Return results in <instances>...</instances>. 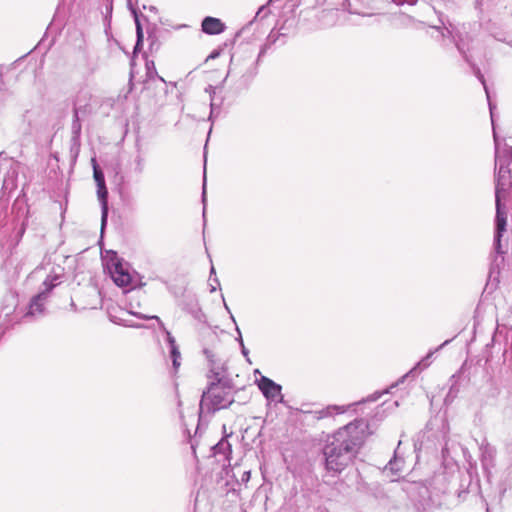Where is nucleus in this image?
Wrapping results in <instances>:
<instances>
[{
	"label": "nucleus",
	"instance_id": "nucleus-1",
	"mask_svg": "<svg viewBox=\"0 0 512 512\" xmlns=\"http://www.w3.org/2000/svg\"><path fill=\"white\" fill-rule=\"evenodd\" d=\"M363 441V421H355L340 428L324 447L327 470L341 472L352 462Z\"/></svg>",
	"mask_w": 512,
	"mask_h": 512
},
{
	"label": "nucleus",
	"instance_id": "nucleus-2",
	"mask_svg": "<svg viewBox=\"0 0 512 512\" xmlns=\"http://www.w3.org/2000/svg\"><path fill=\"white\" fill-rule=\"evenodd\" d=\"M204 353L211 363L209 386L203 392L200 406H206L209 410H219L228 407L234 399L231 394V387L225 379V370L220 360L210 350H204Z\"/></svg>",
	"mask_w": 512,
	"mask_h": 512
},
{
	"label": "nucleus",
	"instance_id": "nucleus-3",
	"mask_svg": "<svg viewBox=\"0 0 512 512\" xmlns=\"http://www.w3.org/2000/svg\"><path fill=\"white\" fill-rule=\"evenodd\" d=\"M496 162L499 164V170L497 175V184L495 192L496 201V232H495V249L500 253L501 248V237L503 232L506 231L507 214L504 207L501 204L500 198L502 191L510 183L512 179V167L510 163H507L506 159L498 153L496 148Z\"/></svg>",
	"mask_w": 512,
	"mask_h": 512
},
{
	"label": "nucleus",
	"instance_id": "nucleus-4",
	"mask_svg": "<svg viewBox=\"0 0 512 512\" xmlns=\"http://www.w3.org/2000/svg\"><path fill=\"white\" fill-rule=\"evenodd\" d=\"M93 162V174L94 179L97 184V195L101 203V224L102 228L105 226L108 216V202H107V196L108 191L105 186V179L102 171L98 168L95 159L92 160Z\"/></svg>",
	"mask_w": 512,
	"mask_h": 512
},
{
	"label": "nucleus",
	"instance_id": "nucleus-5",
	"mask_svg": "<svg viewBox=\"0 0 512 512\" xmlns=\"http://www.w3.org/2000/svg\"><path fill=\"white\" fill-rule=\"evenodd\" d=\"M56 284L53 283V280H50L47 278L43 282L44 289L37 294L30 302L29 310L26 314V316H38L43 313L44 310V302L47 298V293L55 286Z\"/></svg>",
	"mask_w": 512,
	"mask_h": 512
},
{
	"label": "nucleus",
	"instance_id": "nucleus-6",
	"mask_svg": "<svg viewBox=\"0 0 512 512\" xmlns=\"http://www.w3.org/2000/svg\"><path fill=\"white\" fill-rule=\"evenodd\" d=\"M109 271L114 283L120 287H126L131 283L132 277L128 269L119 261H112Z\"/></svg>",
	"mask_w": 512,
	"mask_h": 512
},
{
	"label": "nucleus",
	"instance_id": "nucleus-7",
	"mask_svg": "<svg viewBox=\"0 0 512 512\" xmlns=\"http://www.w3.org/2000/svg\"><path fill=\"white\" fill-rule=\"evenodd\" d=\"M92 98L91 92L87 88L80 89L74 99V124L78 122L79 115L88 112L90 101Z\"/></svg>",
	"mask_w": 512,
	"mask_h": 512
},
{
	"label": "nucleus",
	"instance_id": "nucleus-8",
	"mask_svg": "<svg viewBox=\"0 0 512 512\" xmlns=\"http://www.w3.org/2000/svg\"><path fill=\"white\" fill-rule=\"evenodd\" d=\"M258 387L268 400L277 401L282 398L281 386L265 376L258 381Z\"/></svg>",
	"mask_w": 512,
	"mask_h": 512
},
{
	"label": "nucleus",
	"instance_id": "nucleus-9",
	"mask_svg": "<svg viewBox=\"0 0 512 512\" xmlns=\"http://www.w3.org/2000/svg\"><path fill=\"white\" fill-rule=\"evenodd\" d=\"M225 25L218 18L206 17L202 21V30L209 35H217L224 31Z\"/></svg>",
	"mask_w": 512,
	"mask_h": 512
},
{
	"label": "nucleus",
	"instance_id": "nucleus-10",
	"mask_svg": "<svg viewBox=\"0 0 512 512\" xmlns=\"http://www.w3.org/2000/svg\"><path fill=\"white\" fill-rule=\"evenodd\" d=\"M214 454H231V445L226 439L219 441L213 448Z\"/></svg>",
	"mask_w": 512,
	"mask_h": 512
},
{
	"label": "nucleus",
	"instance_id": "nucleus-11",
	"mask_svg": "<svg viewBox=\"0 0 512 512\" xmlns=\"http://www.w3.org/2000/svg\"><path fill=\"white\" fill-rule=\"evenodd\" d=\"M143 318L145 319H156L157 321H159L160 323V327L163 329V331L165 332L166 336H167V341L170 345V348H172L173 346H176V341H175V338L171 335V333L164 327V324L160 321V319L157 317V316H151V317H146V316H143Z\"/></svg>",
	"mask_w": 512,
	"mask_h": 512
},
{
	"label": "nucleus",
	"instance_id": "nucleus-12",
	"mask_svg": "<svg viewBox=\"0 0 512 512\" xmlns=\"http://www.w3.org/2000/svg\"><path fill=\"white\" fill-rule=\"evenodd\" d=\"M135 22H136V31H137V43H136L135 48H138V46L140 45V42L143 39V32H142V28H141V25L139 23V20H138V17L136 14H135Z\"/></svg>",
	"mask_w": 512,
	"mask_h": 512
},
{
	"label": "nucleus",
	"instance_id": "nucleus-13",
	"mask_svg": "<svg viewBox=\"0 0 512 512\" xmlns=\"http://www.w3.org/2000/svg\"><path fill=\"white\" fill-rule=\"evenodd\" d=\"M475 74H476L477 78L481 81V83L483 84L485 92H486V95H487V98L489 99V92H488L487 87L485 85L484 76L481 74L479 69H476Z\"/></svg>",
	"mask_w": 512,
	"mask_h": 512
},
{
	"label": "nucleus",
	"instance_id": "nucleus-14",
	"mask_svg": "<svg viewBox=\"0 0 512 512\" xmlns=\"http://www.w3.org/2000/svg\"><path fill=\"white\" fill-rule=\"evenodd\" d=\"M336 411L337 413H344L345 412V408L344 407H340V406H331V407H328L327 408V413L325 415H330L332 412L331 411Z\"/></svg>",
	"mask_w": 512,
	"mask_h": 512
},
{
	"label": "nucleus",
	"instance_id": "nucleus-15",
	"mask_svg": "<svg viewBox=\"0 0 512 512\" xmlns=\"http://www.w3.org/2000/svg\"><path fill=\"white\" fill-rule=\"evenodd\" d=\"M170 354L172 359H180L181 357L177 346H173L172 348H170Z\"/></svg>",
	"mask_w": 512,
	"mask_h": 512
},
{
	"label": "nucleus",
	"instance_id": "nucleus-16",
	"mask_svg": "<svg viewBox=\"0 0 512 512\" xmlns=\"http://www.w3.org/2000/svg\"><path fill=\"white\" fill-rule=\"evenodd\" d=\"M219 280L217 277L210 279V291L214 292L216 291V286H219Z\"/></svg>",
	"mask_w": 512,
	"mask_h": 512
},
{
	"label": "nucleus",
	"instance_id": "nucleus-17",
	"mask_svg": "<svg viewBox=\"0 0 512 512\" xmlns=\"http://www.w3.org/2000/svg\"><path fill=\"white\" fill-rule=\"evenodd\" d=\"M389 466L392 471H400L401 470V468L399 467L398 460L396 458L394 461L389 462Z\"/></svg>",
	"mask_w": 512,
	"mask_h": 512
},
{
	"label": "nucleus",
	"instance_id": "nucleus-18",
	"mask_svg": "<svg viewBox=\"0 0 512 512\" xmlns=\"http://www.w3.org/2000/svg\"><path fill=\"white\" fill-rule=\"evenodd\" d=\"M502 157L505 158L507 163H510V166L512 167V148L507 149L505 156Z\"/></svg>",
	"mask_w": 512,
	"mask_h": 512
},
{
	"label": "nucleus",
	"instance_id": "nucleus-19",
	"mask_svg": "<svg viewBox=\"0 0 512 512\" xmlns=\"http://www.w3.org/2000/svg\"><path fill=\"white\" fill-rule=\"evenodd\" d=\"M202 201H203V204L205 205V203H206V178L205 177H204V183H203ZM205 210H206V208L204 207L203 208V216L204 217H205Z\"/></svg>",
	"mask_w": 512,
	"mask_h": 512
},
{
	"label": "nucleus",
	"instance_id": "nucleus-20",
	"mask_svg": "<svg viewBox=\"0 0 512 512\" xmlns=\"http://www.w3.org/2000/svg\"><path fill=\"white\" fill-rule=\"evenodd\" d=\"M433 353H434V352H430L429 354H427V356H426L423 360H421V361L417 364V366H423V368L428 367L429 363H427L426 361H427V359H429V358L432 356V354H433Z\"/></svg>",
	"mask_w": 512,
	"mask_h": 512
},
{
	"label": "nucleus",
	"instance_id": "nucleus-21",
	"mask_svg": "<svg viewBox=\"0 0 512 512\" xmlns=\"http://www.w3.org/2000/svg\"><path fill=\"white\" fill-rule=\"evenodd\" d=\"M136 162H137V165H138V167H139V171H142V169H143V166H142L143 159H142V158H140V157H138V158L136 159Z\"/></svg>",
	"mask_w": 512,
	"mask_h": 512
},
{
	"label": "nucleus",
	"instance_id": "nucleus-22",
	"mask_svg": "<svg viewBox=\"0 0 512 512\" xmlns=\"http://www.w3.org/2000/svg\"><path fill=\"white\" fill-rule=\"evenodd\" d=\"M180 359H172V362H173V367L174 369H178V367L180 366V362H179Z\"/></svg>",
	"mask_w": 512,
	"mask_h": 512
},
{
	"label": "nucleus",
	"instance_id": "nucleus-23",
	"mask_svg": "<svg viewBox=\"0 0 512 512\" xmlns=\"http://www.w3.org/2000/svg\"><path fill=\"white\" fill-rule=\"evenodd\" d=\"M249 479H250V471L244 472L242 480L248 481Z\"/></svg>",
	"mask_w": 512,
	"mask_h": 512
},
{
	"label": "nucleus",
	"instance_id": "nucleus-24",
	"mask_svg": "<svg viewBox=\"0 0 512 512\" xmlns=\"http://www.w3.org/2000/svg\"><path fill=\"white\" fill-rule=\"evenodd\" d=\"M418 0H405V4H408V5H415L417 3Z\"/></svg>",
	"mask_w": 512,
	"mask_h": 512
},
{
	"label": "nucleus",
	"instance_id": "nucleus-25",
	"mask_svg": "<svg viewBox=\"0 0 512 512\" xmlns=\"http://www.w3.org/2000/svg\"><path fill=\"white\" fill-rule=\"evenodd\" d=\"M393 2H394L396 5H404V4H405V0H393Z\"/></svg>",
	"mask_w": 512,
	"mask_h": 512
},
{
	"label": "nucleus",
	"instance_id": "nucleus-26",
	"mask_svg": "<svg viewBox=\"0 0 512 512\" xmlns=\"http://www.w3.org/2000/svg\"><path fill=\"white\" fill-rule=\"evenodd\" d=\"M489 107H490L491 119L493 120V107H492L491 102H489Z\"/></svg>",
	"mask_w": 512,
	"mask_h": 512
},
{
	"label": "nucleus",
	"instance_id": "nucleus-27",
	"mask_svg": "<svg viewBox=\"0 0 512 512\" xmlns=\"http://www.w3.org/2000/svg\"><path fill=\"white\" fill-rule=\"evenodd\" d=\"M448 342H449V340L444 341V343H443L442 345H440V346L436 349V351H438L439 349H441V348H442L444 345H446Z\"/></svg>",
	"mask_w": 512,
	"mask_h": 512
},
{
	"label": "nucleus",
	"instance_id": "nucleus-28",
	"mask_svg": "<svg viewBox=\"0 0 512 512\" xmlns=\"http://www.w3.org/2000/svg\"><path fill=\"white\" fill-rule=\"evenodd\" d=\"M210 274H215V268L213 266L211 267Z\"/></svg>",
	"mask_w": 512,
	"mask_h": 512
},
{
	"label": "nucleus",
	"instance_id": "nucleus-29",
	"mask_svg": "<svg viewBox=\"0 0 512 512\" xmlns=\"http://www.w3.org/2000/svg\"><path fill=\"white\" fill-rule=\"evenodd\" d=\"M243 354H247V350H245V348L243 347Z\"/></svg>",
	"mask_w": 512,
	"mask_h": 512
},
{
	"label": "nucleus",
	"instance_id": "nucleus-30",
	"mask_svg": "<svg viewBox=\"0 0 512 512\" xmlns=\"http://www.w3.org/2000/svg\"><path fill=\"white\" fill-rule=\"evenodd\" d=\"M509 44L512 45V39L509 41Z\"/></svg>",
	"mask_w": 512,
	"mask_h": 512
}]
</instances>
